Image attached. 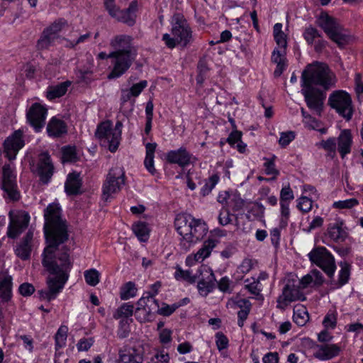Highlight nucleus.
<instances>
[{"instance_id": "obj_55", "label": "nucleus", "mask_w": 363, "mask_h": 363, "mask_svg": "<svg viewBox=\"0 0 363 363\" xmlns=\"http://www.w3.org/2000/svg\"><path fill=\"white\" fill-rule=\"evenodd\" d=\"M295 138V133L293 131L283 132L281 133V137L279 143L281 147L287 146Z\"/></svg>"}, {"instance_id": "obj_28", "label": "nucleus", "mask_w": 363, "mask_h": 363, "mask_svg": "<svg viewBox=\"0 0 363 363\" xmlns=\"http://www.w3.org/2000/svg\"><path fill=\"white\" fill-rule=\"evenodd\" d=\"M33 238V233L29 230L22 242L16 247V254L21 259H28L31 252V241Z\"/></svg>"}, {"instance_id": "obj_63", "label": "nucleus", "mask_w": 363, "mask_h": 363, "mask_svg": "<svg viewBox=\"0 0 363 363\" xmlns=\"http://www.w3.org/2000/svg\"><path fill=\"white\" fill-rule=\"evenodd\" d=\"M93 345L92 339H81L77 345L79 351H87Z\"/></svg>"}, {"instance_id": "obj_35", "label": "nucleus", "mask_w": 363, "mask_h": 363, "mask_svg": "<svg viewBox=\"0 0 363 363\" xmlns=\"http://www.w3.org/2000/svg\"><path fill=\"white\" fill-rule=\"evenodd\" d=\"M342 223L330 224L328 228V234L334 241L343 240L345 233L342 228Z\"/></svg>"}, {"instance_id": "obj_32", "label": "nucleus", "mask_w": 363, "mask_h": 363, "mask_svg": "<svg viewBox=\"0 0 363 363\" xmlns=\"http://www.w3.org/2000/svg\"><path fill=\"white\" fill-rule=\"evenodd\" d=\"M157 147V143H147L145 145L146 149V156L144 161L145 166L146 169L150 172L152 174H154L155 172V169L154 167V157L155 152Z\"/></svg>"}, {"instance_id": "obj_33", "label": "nucleus", "mask_w": 363, "mask_h": 363, "mask_svg": "<svg viewBox=\"0 0 363 363\" xmlns=\"http://www.w3.org/2000/svg\"><path fill=\"white\" fill-rule=\"evenodd\" d=\"M308 319V311L303 306L298 305L294 307L293 320L298 326H303Z\"/></svg>"}, {"instance_id": "obj_61", "label": "nucleus", "mask_w": 363, "mask_h": 363, "mask_svg": "<svg viewBox=\"0 0 363 363\" xmlns=\"http://www.w3.org/2000/svg\"><path fill=\"white\" fill-rule=\"evenodd\" d=\"M274 40L277 44V48H285L286 49L287 42L286 39V35L284 32L274 34Z\"/></svg>"}, {"instance_id": "obj_34", "label": "nucleus", "mask_w": 363, "mask_h": 363, "mask_svg": "<svg viewBox=\"0 0 363 363\" xmlns=\"http://www.w3.org/2000/svg\"><path fill=\"white\" fill-rule=\"evenodd\" d=\"M133 230L141 242H146L149 238L150 230L145 223L138 222L133 225Z\"/></svg>"}, {"instance_id": "obj_1", "label": "nucleus", "mask_w": 363, "mask_h": 363, "mask_svg": "<svg viewBox=\"0 0 363 363\" xmlns=\"http://www.w3.org/2000/svg\"><path fill=\"white\" fill-rule=\"evenodd\" d=\"M44 232L48 246L43 254L42 264L47 271L55 277H48L47 284L48 289L39 291L43 299L51 301L63 289L69 278V272L72 267L68 253L69 249L62 248V252H57L60 244L69 238L67 225L61 217V208L58 204L51 203L44 212Z\"/></svg>"}, {"instance_id": "obj_9", "label": "nucleus", "mask_w": 363, "mask_h": 363, "mask_svg": "<svg viewBox=\"0 0 363 363\" xmlns=\"http://www.w3.org/2000/svg\"><path fill=\"white\" fill-rule=\"evenodd\" d=\"M1 189L4 192V197L11 201H18L20 194L17 189L16 176L14 168L10 164H6L2 167Z\"/></svg>"}, {"instance_id": "obj_48", "label": "nucleus", "mask_w": 363, "mask_h": 363, "mask_svg": "<svg viewBox=\"0 0 363 363\" xmlns=\"http://www.w3.org/2000/svg\"><path fill=\"white\" fill-rule=\"evenodd\" d=\"M67 25V21L63 19H59L55 21L45 30L49 33L55 35L58 38V33L62 30V28Z\"/></svg>"}, {"instance_id": "obj_60", "label": "nucleus", "mask_w": 363, "mask_h": 363, "mask_svg": "<svg viewBox=\"0 0 363 363\" xmlns=\"http://www.w3.org/2000/svg\"><path fill=\"white\" fill-rule=\"evenodd\" d=\"M230 213L228 209H222L218 216V222L221 225H226L230 223Z\"/></svg>"}, {"instance_id": "obj_50", "label": "nucleus", "mask_w": 363, "mask_h": 363, "mask_svg": "<svg viewBox=\"0 0 363 363\" xmlns=\"http://www.w3.org/2000/svg\"><path fill=\"white\" fill-rule=\"evenodd\" d=\"M359 204V201L356 199H350L344 201H338L333 203V206L335 208L344 209L351 208Z\"/></svg>"}, {"instance_id": "obj_5", "label": "nucleus", "mask_w": 363, "mask_h": 363, "mask_svg": "<svg viewBox=\"0 0 363 363\" xmlns=\"http://www.w3.org/2000/svg\"><path fill=\"white\" fill-rule=\"evenodd\" d=\"M317 22L329 38L337 43L339 47L344 46L348 43L350 35L346 33V31L336 18L328 15L326 12H321Z\"/></svg>"}, {"instance_id": "obj_39", "label": "nucleus", "mask_w": 363, "mask_h": 363, "mask_svg": "<svg viewBox=\"0 0 363 363\" xmlns=\"http://www.w3.org/2000/svg\"><path fill=\"white\" fill-rule=\"evenodd\" d=\"M341 269L339 272V279L337 287H341L347 284L350 275V265L347 262L340 263Z\"/></svg>"}, {"instance_id": "obj_20", "label": "nucleus", "mask_w": 363, "mask_h": 363, "mask_svg": "<svg viewBox=\"0 0 363 363\" xmlns=\"http://www.w3.org/2000/svg\"><path fill=\"white\" fill-rule=\"evenodd\" d=\"M317 350L313 353V357L322 361L331 359L339 355L341 350L335 344L315 345Z\"/></svg>"}, {"instance_id": "obj_12", "label": "nucleus", "mask_w": 363, "mask_h": 363, "mask_svg": "<svg viewBox=\"0 0 363 363\" xmlns=\"http://www.w3.org/2000/svg\"><path fill=\"white\" fill-rule=\"evenodd\" d=\"M112 122L109 120L100 123L95 132V136L102 143L103 145H108L111 152H115L118 147L120 141L116 143L112 137Z\"/></svg>"}, {"instance_id": "obj_11", "label": "nucleus", "mask_w": 363, "mask_h": 363, "mask_svg": "<svg viewBox=\"0 0 363 363\" xmlns=\"http://www.w3.org/2000/svg\"><path fill=\"white\" fill-rule=\"evenodd\" d=\"M113 57V68L108 75V79L118 78L123 75L131 66L133 57L132 53L110 52Z\"/></svg>"}, {"instance_id": "obj_41", "label": "nucleus", "mask_w": 363, "mask_h": 363, "mask_svg": "<svg viewBox=\"0 0 363 363\" xmlns=\"http://www.w3.org/2000/svg\"><path fill=\"white\" fill-rule=\"evenodd\" d=\"M68 328L65 325H62L58 329L55 334V349L57 350L65 345L67 337Z\"/></svg>"}, {"instance_id": "obj_44", "label": "nucleus", "mask_w": 363, "mask_h": 363, "mask_svg": "<svg viewBox=\"0 0 363 363\" xmlns=\"http://www.w3.org/2000/svg\"><path fill=\"white\" fill-rule=\"evenodd\" d=\"M219 181V177L217 174H213L206 180L205 184L201 189V194L205 196L211 193L212 189Z\"/></svg>"}, {"instance_id": "obj_58", "label": "nucleus", "mask_w": 363, "mask_h": 363, "mask_svg": "<svg viewBox=\"0 0 363 363\" xmlns=\"http://www.w3.org/2000/svg\"><path fill=\"white\" fill-rule=\"evenodd\" d=\"M147 82L146 80L140 82L139 83L133 84L130 89H128L133 97H137L143 91V90L147 86Z\"/></svg>"}, {"instance_id": "obj_59", "label": "nucleus", "mask_w": 363, "mask_h": 363, "mask_svg": "<svg viewBox=\"0 0 363 363\" xmlns=\"http://www.w3.org/2000/svg\"><path fill=\"white\" fill-rule=\"evenodd\" d=\"M337 318L334 313H328L323 321L325 328H334L336 326Z\"/></svg>"}, {"instance_id": "obj_52", "label": "nucleus", "mask_w": 363, "mask_h": 363, "mask_svg": "<svg viewBox=\"0 0 363 363\" xmlns=\"http://www.w3.org/2000/svg\"><path fill=\"white\" fill-rule=\"evenodd\" d=\"M245 282L246 283L245 287L252 294L257 296L259 294L260 289H258L257 286L259 284V280H255V278L247 279Z\"/></svg>"}, {"instance_id": "obj_21", "label": "nucleus", "mask_w": 363, "mask_h": 363, "mask_svg": "<svg viewBox=\"0 0 363 363\" xmlns=\"http://www.w3.org/2000/svg\"><path fill=\"white\" fill-rule=\"evenodd\" d=\"M138 10V2L136 0L131 1L128 8L125 10H117V12L113 18L118 21L133 26L135 23L136 11Z\"/></svg>"}, {"instance_id": "obj_17", "label": "nucleus", "mask_w": 363, "mask_h": 363, "mask_svg": "<svg viewBox=\"0 0 363 363\" xmlns=\"http://www.w3.org/2000/svg\"><path fill=\"white\" fill-rule=\"evenodd\" d=\"M54 172V166L52 163L50 155L48 152H43L39 155L37 172L40 181L48 184Z\"/></svg>"}, {"instance_id": "obj_24", "label": "nucleus", "mask_w": 363, "mask_h": 363, "mask_svg": "<svg viewBox=\"0 0 363 363\" xmlns=\"http://www.w3.org/2000/svg\"><path fill=\"white\" fill-rule=\"evenodd\" d=\"M132 40L133 38L129 35L116 36L110 43L111 46L114 49L112 52L132 53Z\"/></svg>"}, {"instance_id": "obj_27", "label": "nucleus", "mask_w": 363, "mask_h": 363, "mask_svg": "<svg viewBox=\"0 0 363 363\" xmlns=\"http://www.w3.org/2000/svg\"><path fill=\"white\" fill-rule=\"evenodd\" d=\"M67 132V125L64 121L52 117L47 125V133L49 136L60 138Z\"/></svg>"}, {"instance_id": "obj_4", "label": "nucleus", "mask_w": 363, "mask_h": 363, "mask_svg": "<svg viewBox=\"0 0 363 363\" xmlns=\"http://www.w3.org/2000/svg\"><path fill=\"white\" fill-rule=\"evenodd\" d=\"M171 25V33L173 37L168 33L162 36V40L168 48L173 49L177 45L186 47L193 41L191 29L182 13H177L173 15Z\"/></svg>"}, {"instance_id": "obj_25", "label": "nucleus", "mask_w": 363, "mask_h": 363, "mask_svg": "<svg viewBox=\"0 0 363 363\" xmlns=\"http://www.w3.org/2000/svg\"><path fill=\"white\" fill-rule=\"evenodd\" d=\"M286 49L275 48L272 54V62L277 65V67L274 72L275 77H280L287 67V60L286 57Z\"/></svg>"}, {"instance_id": "obj_26", "label": "nucleus", "mask_w": 363, "mask_h": 363, "mask_svg": "<svg viewBox=\"0 0 363 363\" xmlns=\"http://www.w3.org/2000/svg\"><path fill=\"white\" fill-rule=\"evenodd\" d=\"M82 185V181L80 174L76 172L69 173L65 184V191L68 195L79 194Z\"/></svg>"}, {"instance_id": "obj_19", "label": "nucleus", "mask_w": 363, "mask_h": 363, "mask_svg": "<svg viewBox=\"0 0 363 363\" xmlns=\"http://www.w3.org/2000/svg\"><path fill=\"white\" fill-rule=\"evenodd\" d=\"M143 350L140 347H123L119 352V363H143Z\"/></svg>"}, {"instance_id": "obj_54", "label": "nucleus", "mask_w": 363, "mask_h": 363, "mask_svg": "<svg viewBox=\"0 0 363 363\" xmlns=\"http://www.w3.org/2000/svg\"><path fill=\"white\" fill-rule=\"evenodd\" d=\"M294 199V192L289 186H284L280 191V201L291 202Z\"/></svg>"}, {"instance_id": "obj_64", "label": "nucleus", "mask_w": 363, "mask_h": 363, "mask_svg": "<svg viewBox=\"0 0 363 363\" xmlns=\"http://www.w3.org/2000/svg\"><path fill=\"white\" fill-rule=\"evenodd\" d=\"M279 359V358L277 352H268L262 358L264 363H278Z\"/></svg>"}, {"instance_id": "obj_15", "label": "nucleus", "mask_w": 363, "mask_h": 363, "mask_svg": "<svg viewBox=\"0 0 363 363\" xmlns=\"http://www.w3.org/2000/svg\"><path fill=\"white\" fill-rule=\"evenodd\" d=\"M198 272L199 280L198 281L197 288L201 295L206 296L213 289L215 276L212 270L206 266H201Z\"/></svg>"}, {"instance_id": "obj_10", "label": "nucleus", "mask_w": 363, "mask_h": 363, "mask_svg": "<svg viewBox=\"0 0 363 363\" xmlns=\"http://www.w3.org/2000/svg\"><path fill=\"white\" fill-rule=\"evenodd\" d=\"M9 216L10 223L7 235L10 238L15 239L28 227L30 216L25 211H18L16 213L10 211Z\"/></svg>"}, {"instance_id": "obj_29", "label": "nucleus", "mask_w": 363, "mask_h": 363, "mask_svg": "<svg viewBox=\"0 0 363 363\" xmlns=\"http://www.w3.org/2000/svg\"><path fill=\"white\" fill-rule=\"evenodd\" d=\"M71 85V82L65 81L57 85L48 86L46 92V96L49 100L60 98L64 96Z\"/></svg>"}, {"instance_id": "obj_42", "label": "nucleus", "mask_w": 363, "mask_h": 363, "mask_svg": "<svg viewBox=\"0 0 363 363\" xmlns=\"http://www.w3.org/2000/svg\"><path fill=\"white\" fill-rule=\"evenodd\" d=\"M99 272L95 269H91L84 272V279L87 284L95 286L99 282Z\"/></svg>"}, {"instance_id": "obj_30", "label": "nucleus", "mask_w": 363, "mask_h": 363, "mask_svg": "<svg viewBox=\"0 0 363 363\" xmlns=\"http://www.w3.org/2000/svg\"><path fill=\"white\" fill-rule=\"evenodd\" d=\"M218 240L216 239L208 238L204 241L202 247L194 255V259L196 261L202 262L206 258L209 257L213 249L217 245Z\"/></svg>"}, {"instance_id": "obj_37", "label": "nucleus", "mask_w": 363, "mask_h": 363, "mask_svg": "<svg viewBox=\"0 0 363 363\" xmlns=\"http://www.w3.org/2000/svg\"><path fill=\"white\" fill-rule=\"evenodd\" d=\"M135 317L140 323L152 321L154 318V313L151 312L147 307L138 305L135 311Z\"/></svg>"}, {"instance_id": "obj_36", "label": "nucleus", "mask_w": 363, "mask_h": 363, "mask_svg": "<svg viewBox=\"0 0 363 363\" xmlns=\"http://www.w3.org/2000/svg\"><path fill=\"white\" fill-rule=\"evenodd\" d=\"M134 306L129 303H125L118 308L113 316L115 319L127 318L131 317L133 313Z\"/></svg>"}, {"instance_id": "obj_46", "label": "nucleus", "mask_w": 363, "mask_h": 363, "mask_svg": "<svg viewBox=\"0 0 363 363\" xmlns=\"http://www.w3.org/2000/svg\"><path fill=\"white\" fill-rule=\"evenodd\" d=\"M274 158L275 156L271 159L264 158L266 162L264 164L266 174L273 175V179H274L279 174V170L275 167Z\"/></svg>"}, {"instance_id": "obj_31", "label": "nucleus", "mask_w": 363, "mask_h": 363, "mask_svg": "<svg viewBox=\"0 0 363 363\" xmlns=\"http://www.w3.org/2000/svg\"><path fill=\"white\" fill-rule=\"evenodd\" d=\"M138 305L147 307V308L151 312H153V313H157L160 306L158 301L155 298L154 294H151L150 292L145 293L143 296L138 301Z\"/></svg>"}, {"instance_id": "obj_43", "label": "nucleus", "mask_w": 363, "mask_h": 363, "mask_svg": "<svg viewBox=\"0 0 363 363\" xmlns=\"http://www.w3.org/2000/svg\"><path fill=\"white\" fill-rule=\"evenodd\" d=\"M174 277L177 280H184L189 283H194L196 281V277L195 276H191L190 271L189 270H183L179 266L176 267V272L174 274Z\"/></svg>"}, {"instance_id": "obj_47", "label": "nucleus", "mask_w": 363, "mask_h": 363, "mask_svg": "<svg viewBox=\"0 0 363 363\" xmlns=\"http://www.w3.org/2000/svg\"><path fill=\"white\" fill-rule=\"evenodd\" d=\"M289 203L290 202L280 201L281 215L280 226L281 228L286 227L288 224V220H289V215H290V211H289Z\"/></svg>"}, {"instance_id": "obj_62", "label": "nucleus", "mask_w": 363, "mask_h": 363, "mask_svg": "<svg viewBox=\"0 0 363 363\" xmlns=\"http://www.w3.org/2000/svg\"><path fill=\"white\" fill-rule=\"evenodd\" d=\"M242 132L235 130H233L227 138V142L231 145L234 146L237 143H238L242 138Z\"/></svg>"}, {"instance_id": "obj_16", "label": "nucleus", "mask_w": 363, "mask_h": 363, "mask_svg": "<svg viewBox=\"0 0 363 363\" xmlns=\"http://www.w3.org/2000/svg\"><path fill=\"white\" fill-rule=\"evenodd\" d=\"M166 160L170 164H177L181 167H185L196 160L186 147H181L178 150H170L166 155Z\"/></svg>"}, {"instance_id": "obj_49", "label": "nucleus", "mask_w": 363, "mask_h": 363, "mask_svg": "<svg viewBox=\"0 0 363 363\" xmlns=\"http://www.w3.org/2000/svg\"><path fill=\"white\" fill-rule=\"evenodd\" d=\"M320 146L335 155L337 150V139L335 138H329L325 140H323L320 143Z\"/></svg>"}, {"instance_id": "obj_6", "label": "nucleus", "mask_w": 363, "mask_h": 363, "mask_svg": "<svg viewBox=\"0 0 363 363\" xmlns=\"http://www.w3.org/2000/svg\"><path fill=\"white\" fill-rule=\"evenodd\" d=\"M125 172L121 166L112 167L103 184L102 199L107 202L113 195L118 194L125 184Z\"/></svg>"}, {"instance_id": "obj_53", "label": "nucleus", "mask_w": 363, "mask_h": 363, "mask_svg": "<svg viewBox=\"0 0 363 363\" xmlns=\"http://www.w3.org/2000/svg\"><path fill=\"white\" fill-rule=\"evenodd\" d=\"M216 344L218 350L221 351L228 347V339L222 332H218L216 334Z\"/></svg>"}, {"instance_id": "obj_38", "label": "nucleus", "mask_w": 363, "mask_h": 363, "mask_svg": "<svg viewBox=\"0 0 363 363\" xmlns=\"http://www.w3.org/2000/svg\"><path fill=\"white\" fill-rule=\"evenodd\" d=\"M57 39L45 29L44 30L40 38L38 40L37 48L39 50H45L48 48L53 42Z\"/></svg>"}, {"instance_id": "obj_45", "label": "nucleus", "mask_w": 363, "mask_h": 363, "mask_svg": "<svg viewBox=\"0 0 363 363\" xmlns=\"http://www.w3.org/2000/svg\"><path fill=\"white\" fill-rule=\"evenodd\" d=\"M77 160V152L74 147H65L62 149V161L63 162H74Z\"/></svg>"}, {"instance_id": "obj_7", "label": "nucleus", "mask_w": 363, "mask_h": 363, "mask_svg": "<svg viewBox=\"0 0 363 363\" xmlns=\"http://www.w3.org/2000/svg\"><path fill=\"white\" fill-rule=\"evenodd\" d=\"M308 257L311 262L321 268L330 278L333 277L336 269L335 259L325 247L313 249L308 254Z\"/></svg>"}, {"instance_id": "obj_18", "label": "nucleus", "mask_w": 363, "mask_h": 363, "mask_svg": "<svg viewBox=\"0 0 363 363\" xmlns=\"http://www.w3.org/2000/svg\"><path fill=\"white\" fill-rule=\"evenodd\" d=\"M305 296L300 291L298 287H296L294 284H286L282 291V294L279 296L277 302V307L284 308L290 302L296 300L304 301Z\"/></svg>"}, {"instance_id": "obj_8", "label": "nucleus", "mask_w": 363, "mask_h": 363, "mask_svg": "<svg viewBox=\"0 0 363 363\" xmlns=\"http://www.w3.org/2000/svg\"><path fill=\"white\" fill-rule=\"evenodd\" d=\"M328 104L346 120L351 119L353 113L352 99L346 91H333L329 96Z\"/></svg>"}, {"instance_id": "obj_57", "label": "nucleus", "mask_w": 363, "mask_h": 363, "mask_svg": "<svg viewBox=\"0 0 363 363\" xmlns=\"http://www.w3.org/2000/svg\"><path fill=\"white\" fill-rule=\"evenodd\" d=\"M297 207L301 211L307 213L312 208V201L306 196H302L299 199Z\"/></svg>"}, {"instance_id": "obj_3", "label": "nucleus", "mask_w": 363, "mask_h": 363, "mask_svg": "<svg viewBox=\"0 0 363 363\" xmlns=\"http://www.w3.org/2000/svg\"><path fill=\"white\" fill-rule=\"evenodd\" d=\"M174 226L182 237L180 247L186 252L201 240L208 232V227L204 221L195 219L190 215H177L174 220Z\"/></svg>"}, {"instance_id": "obj_2", "label": "nucleus", "mask_w": 363, "mask_h": 363, "mask_svg": "<svg viewBox=\"0 0 363 363\" xmlns=\"http://www.w3.org/2000/svg\"><path fill=\"white\" fill-rule=\"evenodd\" d=\"M316 85L327 90L334 85V80L328 66L324 63L315 62L306 66L301 74V94L309 109L320 114L325 94Z\"/></svg>"}, {"instance_id": "obj_14", "label": "nucleus", "mask_w": 363, "mask_h": 363, "mask_svg": "<svg viewBox=\"0 0 363 363\" xmlns=\"http://www.w3.org/2000/svg\"><path fill=\"white\" fill-rule=\"evenodd\" d=\"M23 135V132L21 130H18L5 140L4 152L9 160H14L19 150L24 146Z\"/></svg>"}, {"instance_id": "obj_56", "label": "nucleus", "mask_w": 363, "mask_h": 363, "mask_svg": "<svg viewBox=\"0 0 363 363\" xmlns=\"http://www.w3.org/2000/svg\"><path fill=\"white\" fill-rule=\"evenodd\" d=\"M18 291L23 296H30L35 292V287L32 284L25 282L19 286Z\"/></svg>"}, {"instance_id": "obj_51", "label": "nucleus", "mask_w": 363, "mask_h": 363, "mask_svg": "<svg viewBox=\"0 0 363 363\" xmlns=\"http://www.w3.org/2000/svg\"><path fill=\"white\" fill-rule=\"evenodd\" d=\"M320 36L318 30L311 26L306 28L303 33V37L308 44H313L314 40Z\"/></svg>"}, {"instance_id": "obj_13", "label": "nucleus", "mask_w": 363, "mask_h": 363, "mask_svg": "<svg viewBox=\"0 0 363 363\" xmlns=\"http://www.w3.org/2000/svg\"><path fill=\"white\" fill-rule=\"evenodd\" d=\"M48 109L39 103L31 105L26 113V118L30 125L36 132H40L45 124Z\"/></svg>"}, {"instance_id": "obj_40", "label": "nucleus", "mask_w": 363, "mask_h": 363, "mask_svg": "<svg viewBox=\"0 0 363 363\" xmlns=\"http://www.w3.org/2000/svg\"><path fill=\"white\" fill-rule=\"evenodd\" d=\"M137 289L132 281L126 283L121 289L120 297L122 300H127L136 295Z\"/></svg>"}, {"instance_id": "obj_22", "label": "nucleus", "mask_w": 363, "mask_h": 363, "mask_svg": "<svg viewBox=\"0 0 363 363\" xmlns=\"http://www.w3.org/2000/svg\"><path fill=\"white\" fill-rule=\"evenodd\" d=\"M337 139V150L342 158L350 153L352 145V136L350 130H342Z\"/></svg>"}, {"instance_id": "obj_23", "label": "nucleus", "mask_w": 363, "mask_h": 363, "mask_svg": "<svg viewBox=\"0 0 363 363\" xmlns=\"http://www.w3.org/2000/svg\"><path fill=\"white\" fill-rule=\"evenodd\" d=\"M12 277L6 271L0 272V299L9 302L12 298Z\"/></svg>"}]
</instances>
